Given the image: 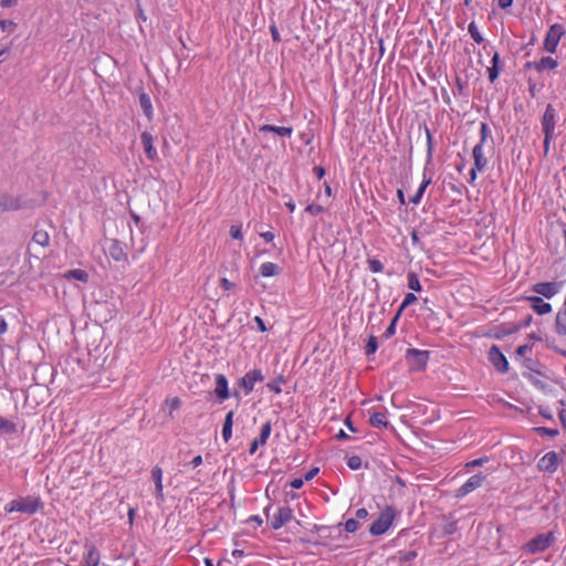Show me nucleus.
Masks as SVG:
<instances>
[{
  "label": "nucleus",
  "instance_id": "f257e3e1",
  "mask_svg": "<svg viewBox=\"0 0 566 566\" xmlns=\"http://www.w3.org/2000/svg\"><path fill=\"white\" fill-rule=\"evenodd\" d=\"M64 553L67 555V566H97L99 562L96 547L88 541L69 542L64 547Z\"/></svg>",
  "mask_w": 566,
  "mask_h": 566
},
{
  "label": "nucleus",
  "instance_id": "f03ea898",
  "mask_svg": "<svg viewBox=\"0 0 566 566\" xmlns=\"http://www.w3.org/2000/svg\"><path fill=\"white\" fill-rule=\"evenodd\" d=\"M43 507L44 502L42 501L41 496L38 494H30L27 496H18L9 501L4 505V512L8 514L21 513L25 515H33L43 510Z\"/></svg>",
  "mask_w": 566,
  "mask_h": 566
},
{
  "label": "nucleus",
  "instance_id": "7ed1b4c3",
  "mask_svg": "<svg viewBox=\"0 0 566 566\" xmlns=\"http://www.w3.org/2000/svg\"><path fill=\"white\" fill-rule=\"evenodd\" d=\"M395 511L391 506H386L378 516V518L370 525L369 532L375 535L386 533L392 524Z\"/></svg>",
  "mask_w": 566,
  "mask_h": 566
},
{
  "label": "nucleus",
  "instance_id": "20e7f679",
  "mask_svg": "<svg viewBox=\"0 0 566 566\" xmlns=\"http://www.w3.org/2000/svg\"><path fill=\"white\" fill-rule=\"evenodd\" d=\"M429 359V352L417 348H409L406 352V360L411 370H422Z\"/></svg>",
  "mask_w": 566,
  "mask_h": 566
},
{
  "label": "nucleus",
  "instance_id": "39448f33",
  "mask_svg": "<svg viewBox=\"0 0 566 566\" xmlns=\"http://www.w3.org/2000/svg\"><path fill=\"white\" fill-rule=\"evenodd\" d=\"M558 120V113L552 104H547L541 118L542 132L544 135L556 136L555 129Z\"/></svg>",
  "mask_w": 566,
  "mask_h": 566
},
{
  "label": "nucleus",
  "instance_id": "423d86ee",
  "mask_svg": "<svg viewBox=\"0 0 566 566\" xmlns=\"http://www.w3.org/2000/svg\"><path fill=\"white\" fill-rule=\"evenodd\" d=\"M564 33L565 31L562 24L555 23L551 25L544 39L545 51L555 53Z\"/></svg>",
  "mask_w": 566,
  "mask_h": 566
},
{
  "label": "nucleus",
  "instance_id": "0eeeda50",
  "mask_svg": "<svg viewBox=\"0 0 566 566\" xmlns=\"http://www.w3.org/2000/svg\"><path fill=\"white\" fill-rule=\"evenodd\" d=\"M553 539H554V537H553L552 533L539 534L524 545V551L527 554H536L538 552H543L547 547H549Z\"/></svg>",
  "mask_w": 566,
  "mask_h": 566
},
{
  "label": "nucleus",
  "instance_id": "6e6552de",
  "mask_svg": "<svg viewBox=\"0 0 566 566\" xmlns=\"http://www.w3.org/2000/svg\"><path fill=\"white\" fill-rule=\"evenodd\" d=\"M294 517V514H293V510L287 506V505H284V506H280L277 509V512L271 517V527L273 530H280L281 527H283L285 524H287L289 522H291Z\"/></svg>",
  "mask_w": 566,
  "mask_h": 566
},
{
  "label": "nucleus",
  "instance_id": "1a4fd4ad",
  "mask_svg": "<svg viewBox=\"0 0 566 566\" xmlns=\"http://www.w3.org/2000/svg\"><path fill=\"white\" fill-rule=\"evenodd\" d=\"M264 379L260 369L248 371L242 378L239 379V386L243 389L244 395L252 392L254 385Z\"/></svg>",
  "mask_w": 566,
  "mask_h": 566
},
{
  "label": "nucleus",
  "instance_id": "9d476101",
  "mask_svg": "<svg viewBox=\"0 0 566 566\" xmlns=\"http://www.w3.org/2000/svg\"><path fill=\"white\" fill-rule=\"evenodd\" d=\"M485 480V475L479 473L469 478L457 491L455 497H464L469 493L473 492L482 485Z\"/></svg>",
  "mask_w": 566,
  "mask_h": 566
},
{
  "label": "nucleus",
  "instance_id": "9b49d317",
  "mask_svg": "<svg viewBox=\"0 0 566 566\" xmlns=\"http://www.w3.org/2000/svg\"><path fill=\"white\" fill-rule=\"evenodd\" d=\"M559 465V457L555 451H549L544 454L537 463V467L543 472L554 473Z\"/></svg>",
  "mask_w": 566,
  "mask_h": 566
},
{
  "label": "nucleus",
  "instance_id": "f8f14e48",
  "mask_svg": "<svg viewBox=\"0 0 566 566\" xmlns=\"http://www.w3.org/2000/svg\"><path fill=\"white\" fill-rule=\"evenodd\" d=\"M488 357H489V360L492 363V365L500 373H506L509 370V361L497 346L493 345L489 349Z\"/></svg>",
  "mask_w": 566,
  "mask_h": 566
},
{
  "label": "nucleus",
  "instance_id": "ddd939ff",
  "mask_svg": "<svg viewBox=\"0 0 566 566\" xmlns=\"http://www.w3.org/2000/svg\"><path fill=\"white\" fill-rule=\"evenodd\" d=\"M532 291L546 298H552L560 291V284L557 282H539L532 286Z\"/></svg>",
  "mask_w": 566,
  "mask_h": 566
},
{
  "label": "nucleus",
  "instance_id": "4468645a",
  "mask_svg": "<svg viewBox=\"0 0 566 566\" xmlns=\"http://www.w3.org/2000/svg\"><path fill=\"white\" fill-rule=\"evenodd\" d=\"M107 243V253L114 261L122 262L127 260L124 244L122 242L116 239H111Z\"/></svg>",
  "mask_w": 566,
  "mask_h": 566
},
{
  "label": "nucleus",
  "instance_id": "2eb2a0df",
  "mask_svg": "<svg viewBox=\"0 0 566 566\" xmlns=\"http://www.w3.org/2000/svg\"><path fill=\"white\" fill-rule=\"evenodd\" d=\"M163 469L158 465L151 469V480L155 483V496L156 500L163 502L165 500L164 485H163Z\"/></svg>",
  "mask_w": 566,
  "mask_h": 566
},
{
  "label": "nucleus",
  "instance_id": "dca6fc26",
  "mask_svg": "<svg viewBox=\"0 0 566 566\" xmlns=\"http://www.w3.org/2000/svg\"><path fill=\"white\" fill-rule=\"evenodd\" d=\"M140 139L147 158L151 161H155L158 158V154L154 146V138L151 134H149L148 132H144L140 135Z\"/></svg>",
  "mask_w": 566,
  "mask_h": 566
},
{
  "label": "nucleus",
  "instance_id": "f3484780",
  "mask_svg": "<svg viewBox=\"0 0 566 566\" xmlns=\"http://www.w3.org/2000/svg\"><path fill=\"white\" fill-rule=\"evenodd\" d=\"M216 396L221 400H226L230 397L229 388H228V379L222 374L216 375V388H214Z\"/></svg>",
  "mask_w": 566,
  "mask_h": 566
},
{
  "label": "nucleus",
  "instance_id": "a211bd4d",
  "mask_svg": "<svg viewBox=\"0 0 566 566\" xmlns=\"http://www.w3.org/2000/svg\"><path fill=\"white\" fill-rule=\"evenodd\" d=\"M472 157H473L474 166L476 167V169L479 171H483L488 165V158L485 157V154H484V145L476 144L473 147Z\"/></svg>",
  "mask_w": 566,
  "mask_h": 566
},
{
  "label": "nucleus",
  "instance_id": "6ab92c4d",
  "mask_svg": "<svg viewBox=\"0 0 566 566\" xmlns=\"http://www.w3.org/2000/svg\"><path fill=\"white\" fill-rule=\"evenodd\" d=\"M526 300L531 303V307L538 315L548 314L552 311V305L539 296H527Z\"/></svg>",
  "mask_w": 566,
  "mask_h": 566
},
{
  "label": "nucleus",
  "instance_id": "aec40b11",
  "mask_svg": "<svg viewBox=\"0 0 566 566\" xmlns=\"http://www.w3.org/2000/svg\"><path fill=\"white\" fill-rule=\"evenodd\" d=\"M20 207L21 206L18 198L6 193L0 195V212L18 210Z\"/></svg>",
  "mask_w": 566,
  "mask_h": 566
},
{
  "label": "nucleus",
  "instance_id": "412c9836",
  "mask_svg": "<svg viewBox=\"0 0 566 566\" xmlns=\"http://www.w3.org/2000/svg\"><path fill=\"white\" fill-rule=\"evenodd\" d=\"M260 274L263 277H273L281 274L282 269L276 263L273 262H264L260 265Z\"/></svg>",
  "mask_w": 566,
  "mask_h": 566
},
{
  "label": "nucleus",
  "instance_id": "4be33fe9",
  "mask_svg": "<svg viewBox=\"0 0 566 566\" xmlns=\"http://www.w3.org/2000/svg\"><path fill=\"white\" fill-rule=\"evenodd\" d=\"M139 105L145 116L150 120L154 116V109L150 96L147 93H140L138 96Z\"/></svg>",
  "mask_w": 566,
  "mask_h": 566
},
{
  "label": "nucleus",
  "instance_id": "5701e85b",
  "mask_svg": "<svg viewBox=\"0 0 566 566\" xmlns=\"http://www.w3.org/2000/svg\"><path fill=\"white\" fill-rule=\"evenodd\" d=\"M260 132L266 133H275L276 135L281 137H290L293 133L292 127H284V126H274V125H263L259 128Z\"/></svg>",
  "mask_w": 566,
  "mask_h": 566
},
{
  "label": "nucleus",
  "instance_id": "b1692460",
  "mask_svg": "<svg viewBox=\"0 0 566 566\" xmlns=\"http://www.w3.org/2000/svg\"><path fill=\"white\" fill-rule=\"evenodd\" d=\"M558 65L557 61L551 56L542 57L536 64L535 69L537 72H543L545 70H554Z\"/></svg>",
  "mask_w": 566,
  "mask_h": 566
},
{
  "label": "nucleus",
  "instance_id": "393cba45",
  "mask_svg": "<svg viewBox=\"0 0 566 566\" xmlns=\"http://www.w3.org/2000/svg\"><path fill=\"white\" fill-rule=\"evenodd\" d=\"M458 530V522L451 518H443L440 524L441 536H447L455 533Z\"/></svg>",
  "mask_w": 566,
  "mask_h": 566
},
{
  "label": "nucleus",
  "instance_id": "a878e982",
  "mask_svg": "<svg viewBox=\"0 0 566 566\" xmlns=\"http://www.w3.org/2000/svg\"><path fill=\"white\" fill-rule=\"evenodd\" d=\"M431 177H426V175H423V180L421 182V185L419 186L417 192L410 198V201L413 203V205H418L421 199H422V196L427 189V187L431 184Z\"/></svg>",
  "mask_w": 566,
  "mask_h": 566
},
{
  "label": "nucleus",
  "instance_id": "bb28decb",
  "mask_svg": "<svg viewBox=\"0 0 566 566\" xmlns=\"http://www.w3.org/2000/svg\"><path fill=\"white\" fill-rule=\"evenodd\" d=\"M556 333L566 336V310H560L556 315Z\"/></svg>",
  "mask_w": 566,
  "mask_h": 566
},
{
  "label": "nucleus",
  "instance_id": "cd10ccee",
  "mask_svg": "<svg viewBox=\"0 0 566 566\" xmlns=\"http://www.w3.org/2000/svg\"><path fill=\"white\" fill-rule=\"evenodd\" d=\"M63 276L67 280H77L81 282H87L88 280L87 272L81 269L70 270L65 272Z\"/></svg>",
  "mask_w": 566,
  "mask_h": 566
},
{
  "label": "nucleus",
  "instance_id": "c85d7f7f",
  "mask_svg": "<svg viewBox=\"0 0 566 566\" xmlns=\"http://www.w3.org/2000/svg\"><path fill=\"white\" fill-rule=\"evenodd\" d=\"M32 241L34 243L39 244L40 247L44 248V247L49 245V243H50V235L44 230H36L33 233Z\"/></svg>",
  "mask_w": 566,
  "mask_h": 566
},
{
  "label": "nucleus",
  "instance_id": "c756f323",
  "mask_svg": "<svg viewBox=\"0 0 566 566\" xmlns=\"http://www.w3.org/2000/svg\"><path fill=\"white\" fill-rule=\"evenodd\" d=\"M370 423L375 427V428H387L388 426V421H387V418H386V415L384 412H374L371 416H370Z\"/></svg>",
  "mask_w": 566,
  "mask_h": 566
},
{
  "label": "nucleus",
  "instance_id": "7c9ffc66",
  "mask_svg": "<svg viewBox=\"0 0 566 566\" xmlns=\"http://www.w3.org/2000/svg\"><path fill=\"white\" fill-rule=\"evenodd\" d=\"M408 287L412 291H421V283L415 272L408 273Z\"/></svg>",
  "mask_w": 566,
  "mask_h": 566
},
{
  "label": "nucleus",
  "instance_id": "2f4dec72",
  "mask_svg": "<svg viewBox=\"0 0 566 566\" xmlns=\"http://www.w3.org/2000/svg\"><path fill=\"white\" fill-rule=\"evenodd\" d=\"M166 406L169 408V417L172 418L174 411L178 410L181 406V400L178 397H172L165 400Z\"/></svg>",
  "mask_w": 566,
  "mask_h": 566
},
{
  "label": "nucleus",
  "instance_id": "473e14b6",
  "mask_svg": "<svg viewBox=\"0 0 566 566\" xmlns=\"http://www.w3.org/2000/svg\"><path fill=\"white\" fill-rule=\"evenodd\" d=\"M468 31L470 33V35L472 36V39L476 42V43H482L483 42V36L482 34L480 33L476 24L474 22H471L468 27Z\"/></svg>",
  "mask_w": 566,
  "mask_h": 566
},
{
  "label": "nucleus",
  "instance_id": "72a5a7b5",
  "mask_svg": "<svg viewBox=\"0 0 566 566\" xmlns=\"http://www.w3.org/2000/svg\"><path fill=\"white\" fill-rule=\"evenodd\" d=\"M284 382V377L283 376H279L276 379H274L273 381H270L268 382L266 387L275 392V394H281L282 392V388H281V385Z\"/></svg>",
  "mask_w": 566,
  "mask_h": 566
},
{
  "label": "nucleus",
  "instance_id": "f704fd0d",
  "mask_svg": "<svg viewBox=\"0 0 566 566\" xmlns=\"http://www.w3.org/2000/svg\"><path fill=\"white\" fill-rule=\"evenodd\" d=\"M491 136V130L486 123H481L480 127V142L478 144L484 145Z\"/></svg>",
  "mask_w": 566,
  "mask_h": 566
},
{
  "label": "nucleus",
  "instance_id": "c9c22d12",
  "mask_svg": "<svg viewBox=\"0 0 566 566\" xmlns=\"http://www.w3.org/2000/svg\"><path fill=\"white\" fill-rule=\"evenodd\" d=\"M417 301V296L413 294V293H408L406 294L402 303L400 304V307L398 310V313L399 315L401 314V312L407 307L409 306L410 304L415 303Z\"/></svg>",
  "mask_w": 566,
  "mask_h": 566
},
{
  "label": "nucleus",
  "instance_id": "e433bc0d",
  "mask_svg": "<svg viewBox=\"0 0 566 566\" xmlns=\"http://www.w3.org/2000/svg\"><path fill=\"white\" fill-rule=\"evenodd\" d=\"M534 431H536L541 436H548L551 438H554V437H556L558 434V430L557 429L546 428V427L534 428Z\"/></svg>",
  "mask_w": 566,
  "mask_h": 566
},
{
  "label": "nucleus",
  "instance_id": "4c0bfd02",
  "mask_svg": "<svg viewBox=\"0 0 566 566\" xmlns=\"http://www.w3.org/2000/svg\"><path fill=\"white\" fill-rule=\"evenodd\" d=\"M378 348V342H377V338L375 336H370L367 344H366V354L367 355H371L374 354Z\"/></svg>",
  "mask_w": 566,
  "mask_h": 566
},
{
  "label": "nucleus",
  "instance_id": "58836bf2",
  "mask_svg": "<svg viewBox=\"0 0 566 566\" xmlns=\"http://www.w3.org/2000/svg\"><path fill=\"white\" fill-rule=\"evenodd\" d=\"M368 268L373 273H379L384 270L382 263L377 259H369Z\"/></svg>",
  "mask_w": 566,
  "mask_h": 566
},
{
  "label": "nucleus",
  "instance_id": "ea45409f",
  "mask_svg": "<svg viewBox=\"0 0 566 566\" xmlns=\"http://www.w3.org/2000/svg\"><path fill=\"white\" fill-rule=\"evenodd\" d=\"M347 465L352 470H358L361 468V459L358 455H352L347 459Z\"/></svg>",
  "mask_w": 566,
  "mask_h": 566
},
{
  "label": "nucleus",
  "instance_id": "a19ab883",
  "mask_svg": "<svg viewBox=\"0 0 566 566\" xmlns=\"http://www.w3.org/2000/svg\"><path fill=\"white\" fill-rule=\"evenodd\" d=\"M399 313L396 314V316L392 318L391 323L389 324V326L387 327L384 336L386 338H389L391 337L395 333H396V324H397V321L399 319Z\"/></svg>",
  "mask_w": 566,
  "mask_h": 566
},
{
  "label": "nucleus",
  "instance_id": "79ce46f5",
  "mask_svg": "<svg viewBox=\"0 0 566 566\" xmlns=\"http://www.w3.org/2000/svg\"><path fill=\"white\" fill-rule=\"evenodd\" d=\"M427 154L430 158L433 151V137L429 128H426Z\"/></svg>",
  "mask_w": 566,
  "mask_h": 566
},
{
  "label": "nucleus",
  "instance_id": "37998d69",
  "mask_svg": "<svg viewBox=\"0 0 566 566\" xmlns=\"http://www.w3.org/2000/svg\"><path fill=\"white\" fill-rule=\"evenodd\" d=\"M501 71V66H490L488 67V75L491 83H494L499 77Z\"/></svg>",
  "mask_w": 566,
  "mask_h": 566
},
{
  "label": "nucleus",
  "instance_id": "c03bdc74",
  "mask_svg": "<svg viewBox=\"0 0 566 566\" xmlns=\"http://www.w3.org/2000/svg\"><path fill=\"white\" fill-rule=\"evenodd\" d=\"M305 211L310 214L317 216L324 211V208L321 205L312 203L305 208Z\"/></svg>",
  "mask_w": 566,
  "mask_h": 566
},
{
  "label": "nucleus",
  "instance_id": "a18cd8bd",
  "mask_svg": "<svg viewBox=\"0 0 566 566\" xmlns=\"http://www.w3.org/2000/svg\"><path fill=\"white\" fill-rule=\"evenodd\" d=\"M271 431H272V424H271V421H266L262 428H261V432H260V436L261 438L265 439L268 441L270 434H271Z\"/></svg>",
  "mask_w": 566,
  "mask_h": 566
},
{
  "label": "nucleus",
  "instance_id": "49530a36",
  "mask_svg": "<svg viewBox=\"0 0 566 566\" xmlns=\"http://www.w3.org/2000/svg\"><path fill=\"white\" fill-rule=\"evenodd\" d=\"M359 523L355 518H349L345 522V530L348 533H354L358 530Z\"/></svg>",
  "mask_w": 566,
  "mask_h": 566
},
{
  "label": "nucleus",
  "instance_id": "de8ad7c7",
  "mask_svg": "<svg viewBox=\"0 0 566 566\" xmlns=\"http://www.w3.org/2000/svg\"><path fill=\"white\" fill-rule=\"evenodd\" d=\"M230 235L232 237V239L242 240L243 235H242V231H241V226H235V224L231 226Z\"/></svg>",
  "mask_w": 566,
  "mask_h": 566
},
{
  "label": "nucleus",
  "instance_id": "09e8293b",
  "mask_svg": "<svg viewBox=\"0 0 566 566\" xmlns=\"http://www.w3.org/2000/svg\"><path fill=\"white\" fill-rule=\"evenodd\" d=\"M417 557L416 551L400 552V560L410 562Z\"/></svg>",
  "mask_w": 566,
  "mask_h": 566
},
{
  "label": "nucleus",
  "instance_id": "8fccbe9b",
  "mask_svg": "<svg viewBox=\"0 0 566 566\" xmlns=\"http://www.w3.org/2000/svg\"><path fill=\"white\" fill-rule=\"evenodd\" d=\"M555 138H556V136L544 135L543 148H544L545 155H547L549 153L551 145Z\"/></svg>",
  "mask_w": 566,
  "mask_h": 566
},
{
  "label": "nucleus",
  "instance_id": "3c124183",
  "mask_svg": "<svg viewBox=\"0 0 566 566\" xmlns=\"http://www.w3.org/2000/svg\"><path fill=\"white\" fill-rule=\"evenodd\" d=\"M232 427L233 426H229V424H223V428H222V438L226 442H228L231 437H232Z\"/></svg>",
  "mask_w": 566,
  "mask_h": 566
},
{
  "label": "nucleus",
  "instance_id": "603ef678",
  "mask_svg": "<svg viewBox=\"0 0 566 566\" xmlns=\"http://www.w3.org/2000/svg\"><path fill=\"white\" fill-rule=\"evenodd\" d=\"M270 32H271L272 40L274 42H280L281 41V35H280V32H279V30H277L275 24H271L270 25Z\"/></svg>",
  "mask_w": 566,
  "mask_h": 566
},
{
  "label": "nucleus",
  "instance_id": "864d4df0",
  "mask_svg": "<svg viewBox=\"0 0 566 566\" xmlns=\"http://www.w3.org/2000/svg\"><path fill=\"white\" fill-rule=\"evenodd\" d=\"M531 350H532V347L530 345H521L517 347L516 354L521 357H524Z\"/></svg>",
  "mask_w": 566,
  "mask_h": 566
},
{
  "label": "nucleus",
  "instance_id": "5fc2aeb1",
  "mask_svg": "<svg viewBox=\"0 0 566 566\" xmlns=\"http://www.w3.org/2000/svg\"><path fill=\"white\" fill-rule=\"evenodd\" d=\"M486 461H488V459H486V458L475 459V460H472V461L468 462V463H467V467H468V468L481 467V465H483Z\"/></svg>",
  "mask_w": 566,
  "mask_h": 566
},
{
  "label": "nucleus",
  "instance_id": "6e6d98bb",
  "mask_svg": "<svg viewBox=\"0 0 566 566\" xmlns=\"http://www.w3.org/2000/svg\"><path fill=\"white\" fill-rule=\"evenodd\" d=\"M304 481L305 480L302 479V478H296V479H293L290 484H291V486L293 489L297 490V489H301L303 486Z\"/></svg>",
  "mask_w": 566,
  "mask_h": 566
},
{
  "label": "nucleus",
  "instance_id": "4d7b16f0",
  "mask_svg": "<svg viewBox=\"0 0 566 566\" xmlns=\"http://www.w3.org/2000/svg\"><path fill=\"white\" fill-rule=\"evenodd\" d=\"M313 171L318 179H322L325 176V169L321 166H315Z\"/></svg>",
  "mask_w": 566,
  "mask_h": 566
},
{
  "label": "nucleus",
  "instance_id": "13d9d810",
  "mask_svg": "<svg viewBox=\"0 0 566 566\" xmlns=\"http://www.w3.org/2000/svg\"><path fill=\"white\" fill-rule=\"evenodd\" d=\"M318 473V469L317 468H313L311 469L305 475H304V480L305 481H310L312 480L316 474Z\"/></svg>",
  "mask_w": 566,
  "mask_h": 566
},
{
  "label": "nucleus",
  "instance_id": "bf43d9fd",
  "mask_svg": "<svg viewBox=\"0 0 566 566\" xmlns=\"http://www.w3.org/2000/svg\"><path fill=\"white\" fill-rule=\"evenodd\" d=\"M220 286L224 290H230L233 286V283H231L228 279L222 277L220 280Z\"/></svg>",
  "mask_w": 566,
  "mask_h": 566
},
{
  "label": "nucleus",
  "instance_id": "052dcab7",
  "mask_svg": "<svg viewBox=\"0 0 566 566\" xmlns=\"http://www.w3.org/2000/svg\"><path fill=\"white\" fill-rule=\"evenodd\" d=\"M233 416H234V412H233L232 410H230V411L226 415V418H224V422H223V424L233 426Z\"/></svg>",
  "mask_w": 566,
  "mask_h": 566
},
{
  "label": "nucleus",
  "instance_id": "680f3d73",
  "mask_svg": "<svg viewBox=\"0 0 566 566\" xmlns=\"http://www.w3.org/2000/svg\"><path fill=\"white\" fill-rule=\"evenodd\" d=\"M497 4L501 9H507L513 4V0H497Z\"/></svg>",
  "mask_w": 566,
  "mask_h": 566
},
{
  "label": "nucleus",
  "instance_id": "e2e57ef3",
  "mask_svg": "<svg viewBox=\"0 0 566 566\" xmlns=\"http://www.w3.org/2000/svg\"><path fill=\"white\" fill-rule=\"evenodd\" d=\"M367 516H368V511H367L366 509H364V507H363V509H358V510L356 511V517H357V518L364 520V518H366Z\"/></svg>",
  "mask_w": 566,
  "mask_h": 566
},
{
  "label": "nucleus",
  "instance_id": "0e129e2a",
  "mask_svg": "<svg viewBox=\"0 0 566 566\" xmlns=\"http://www.w3.org/2000/svg\"><path fill=\"white\" fill-rule=\"evenodd\" d=\"M249 522L254 523L256 526H261L263 523V520L259 515H252V516H250Z\"/></svg>",
  "mask_w": 566,
  "mask_h": 566
},
{
  "label": "nucleus",
  "instance_id": "69168bd1",
  "mask_svg": "<svg viewBox=\"0 0 566 566\" xmlns=\"http://www.w3.org/2000/svg\"><path fill=\"white\" fill-rule=\"evenodd\" d=\"M0 429L13 430L14 426L11 422L7 421V420H1L0 421Z\"/></svg>",
  "mask_w": 566,
  "mask_h": 566
},
{
  "label": "nucleus",
  "instance_id": "338daca9",
  "mask_svg": "<svg viewBox=\"0 0 566 566\" xmlns=\"http://www.w3.org/2000/svg\"><path fill=\"white\" fill-rule=\"evenodd\" d=\"M266 242H271L274 239V233L271 231L262 232L260 234Z\"/></svg>",
  "mask_w": 566,
  "mask_h": 566
},
{
  "label": "nucleus",
  "instance_id": "774afa93",
  "mask_svg": "<svg viewBox=\"0 0 566 566\" xmlns=\"http://www.w3.org/2000/svg\"><path fill=\"white\" fill-rule=\"evenodd\" d=\"M559 419H560V422L564 427V429L566 430V408H563L560 411H559Z\"/></svg>",
  "mask_w": 566,
  "mask_h": 566
}]
</instances>
